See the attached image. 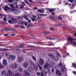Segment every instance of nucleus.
I'll list each match as a JSON object with an SVG mask.
<instances>
[{
	"label": "nucleus",
	"mask_w": 76,
	"mask_h": 76,
	"mask_svg": "<svg viewBox=\"0 0 76 76\" xmlns=\"http://www.w3.org/2000/svg\"><path fill=\"white\" fill-rule=\"evenodd\" d=\"M5 56L7 57V60H11L12 59V61L15 60V58H16V56H13L12 54H10L8 55V54L6 53Z\"/></svg>",
	"instance_id": "1"
},
{
	"label": "nucleus",
	"mask_w": 76,
	"mask_h": 76,
	"mask_svg": "<svg viewBox=\"0 0 76 76\" xmlns=\"http://www.w3.org/2000/svg\"><path fill=\"white\" fill-rule=\"evenodd\" d=\"M75 40H76V39H73L72 38L69 37L68 39V41L71 44L75 46L76 45V42L75 41Z\"/></svg>",
	"instance_id": "2"
},
{
	"label": "nucleus",
	"mask_w": 76,
	"mask_h": 76,
	"mask_svg": "<svg viewBox=\"0 0 76 76\" xmlns=\"http://www.w3.org/2000/svg\"><path fill=\"white\" fill-rule=\"evenodd\" d=\"M4 10L6 11V12H9L10 10L11 12H15V10L14 9H11L7 5H6L4 7Z\"/></svg>",
	"instance_id": "3"
},
{
	"label": "nucleus",
	"mask_w": 76,
	"mask_h": 76,
	"mask_svg": "<svg viewBox=\"0 0 76 76\" xmlns=\"http://www.w3.org/2000/svg\"><path fill=\"white\" fill-rule=\"evenodd\" d=\"M29 63H30V64L31 65V64L33 65V66H34L35 68V70H38V65H35V66H34L35 64L34 63V62H33L31 61H30Z\"/></svg>",
	"instance_id": "4"
},
{
	"label": "nucleus",
	"mask_w": 76,
	"mask_h": 76,
	"mask_svg": "<svg viewBox=\"0 0 76 76\" xmlns=\"http://www.w3.org/2000/svg\"><path fill=\"white\" fill-rule=\"evenodd\" d=\"M18 22V20L13 18L12 19V20H9L8 21V22L10 23H12V22L13 23H14V22L15 23H16Z\"/></svg>",
	"instance_id": "5"
},
{
	"label": "nucleus",
	"mask_w": 76,
	"mask_h": 76,
	"mask_svg": "<svg viewBox=\"0 0 76 76\" xmlns=\"http://www.w3.org/2000/svg\"><path fill=\"white\" fill-rule=\"evenodd\" d=\"M44 60L42 59H39V62L38 63V64H40V65H42L44 64Z\"/></svg>",
	"instance_id": "6"
},
{
	"label": "nucleus",
	"mask_w": 76,
	"mask_h": 76,
	"mask_svg": "<svg viewBox=\"0 0 76 76\" xmlns=\"http://www.w3.org/2000/svg\"><path fill=\"white\" fill-rule=\"evenodd\" d=\"M18 65L16 64H13L11 66L12 68L13 69H15L16 68H18Z\"/></svg>",
	"instance_id": "7"
},
{
	"label": "nucleus",
	"mask_w": 76,
	"mask_h": 76,
	"mask_svg": "<svg viewBox=\"0 0 76 76\" xmlns=\"http://www.w3.org/2000/svg\"><path fill=\"white\" fill-rule=\"evenodd\" d=\"M10 75H12V72L10 70H8V72L6 73L5 76H10Z\"/></svg>",
	"instance_id": "8"
},
{
	"label": "nucleus",
	"mask_w": 76,
	"mask_h": 76,
	"mask_svg": "<svg viewBox=\"0 0 76 76\" xmlns=\"http://www.w3.org/2000/svg\"><path fill=\"white\" fill-rule=\"evenodd\" d=\"M23 58L22 56H18L17 58V61L18 62H20L22 61Z\"/></svg>",
	"instance_id": "9"
},
{
	"label": "nucleus",
	"mask_w": 76,
	"mask_h": 76,
	"mask_svg": "<svg viewBox=\"0 0 76 76\" xmlns=\"http://www.w3.org/2000/svg\"><path fill=\"white\" fill-rule=\"evenodd\" d=\"M6 16H7L6 15H4V14H0V16L2 18H3V16L4 17L3 20L4 21H6Z\"/></svg>",
	"instance_id": "10"
},
{
	"label": "nucleus",
	"mask_w": 76,
	"mask_h": 76,
	"mask_svg": "<svg viewBox=\"0 0 76 76\" xmlns=\"http://www.w3.org/2000/svg\"><path fill=\"white\" fill-rule=\"evenodd\" d=\"M53 60L56 61H58V60H59L58 56H55V57L53 56Z\"/></svg>",
	"instance_id": "11"
},
{
	"label": "nucleus",
	"mask_w": 76,
	"mask_h": 76,
	"mask_svg": "<svg viewBox=\"0 0 76 76\" xmlns=\"http://www.w3.org/2000/svg\"><path fill=\"white\" fill-rule=\"evenodd\" d=\"M28 66V63L25 62L23 63V66L24 67H27Z\"/></svg>",
	"instance_id": "12"
},
{
	"label": "nucleus",
	"mask_w": 76,
	"mask_h": 76,
	"mask_svg": "<svg viewBox=\"0 0 76 76\" xmlns=\"http://www.w3.org/2000/svg\"><path fill=\"white\" fill-rule=\"evenodd\" d=\"M14 13L15 15H18V14L20 13V11L18 10L15 11L14 12Z\"/></svg>",
	"instance_id": "13"
},
{
	"label": "nucleus",
	"mask_w": 76,
	"mask_h": 76,
	"mask_svg": "<svg viewBox=\"0 0 76 76\" xmlns=\"http://www.w3.org/2000/svg\"><path fill=\"white\" fill-rule=\"evenodd\" d=\"M10 6L12 8H18V6L17 5H16V7H15L14 6V4H10Z\"/></svg>",
	"instance_id": "14"
},
{
	"label": "nucleus",
	"mask_w": 76,
	"mask_h": 76,
	"mask_svg": "<svg viewBox=\"0 0 76 76\" xmlns=\"http://www.w3.org/2000/svg\"><path fill=\"white\" fill-rule=\"evenodd\" d=\"M56 73L58 75H61V72L59 71L58 70H57L56 71Z\"/></svg>",
	"instance_id": "15"
},
{
	"label": "nucleus",
	"mask_w": 76,
	"mask_h": 76,
	"mask_svg": "<svg viewBox=\"0 0 76 76\" xmlns=\"http://www.w3.org/2000/svg\"><path fill=\"white\" fill-rule=\"evenodd\" d=\"M3 64L4 65L6 66L7 65V61L6 59H4L3 61Z\"/></svg>",
	"instance_id": "16"
},
{
	"label": "nucleus",
	"mask_w": 76,
	"mask_h": 76,
	"mask_svg": "<svg viewBox=\"0 0 76 76\" xmlns=\"http://www.w3.org/2000/svg\"><path fill=\"white\" fill-rule=\"evenodd\" d=\"M24 73H25V75L26 76H29V72H28V71L26 70H25L24 71Z\"/></svg>",
	"instance_id": "17"
},
{
	"label": "nucleus",
	"mask_w": 76,
	"mask_h": 76,
	"mask_svg": "<svg viewBox=\"0 0 76 76\" xmlns=\"http://www.w3.org/2000/svg\"><path fill=\"white\" fill-rule=\"evenodd\" d=\"M48 66V65L47 64V62H46V64H45L44 65V67H45V69H46V68H47Z\"/></svg>",
	"instance_id": "18"
},
{
	"label": "nucleus",
	"mask_w": 76,
	"mask_h": 76,
	"mask_svg": "<svg viewBox=\"0 0 76 76\" xmlns=\"http://www.w3.org/2000/svg\"><path fill=\"white\" fill-rule=\"evenodd\" d=\"M28 70L29 72H31L32 71V67L31 66L29 67L28 68Z\"/></svg>",
	"instance_id": "19"
},
{
	"label": "nucleus",
	"mask_w": 76,
	"mask_h": 76,
	"mask_svg": "<svg viewBox=\"0 0 76 76\" xmlns=\"http://www.w3.org/2000/svg\"><path fill=\"white\" fill-rule=\"evenodd\" d=\"M6 73H6V71L4 70H3L1 72V74L2 75H5Z\"/></svg>",
	"instance_id": "20"
},
{
	"label": "nucleus",
	"mask_w": 76,
	"mask_h": 76,
	"mask_svg": "<svg viewBox=\"0 0 76 76\" xmlns=\"http://www.w3.org/2000/svg\"><path fill=\"white\" fill-rule=\"evenodd\" d=\"M38 12H39V13H44V11L41 10H37Z\"/></svg>",
	"instance_id": "21"
},
{
	"label": "nucleus",
	"mask_w": 76,
	"mask_h": 76,
	"mask_svg": "<svg viewBox=\"0 0 76 76\" xmlns=\"http://www.w3.org/2000/svg\"><path fill=\"white\" fill-rule=\"evenodd\" d=\"M48 65L49 66H54V64L53 63V64H52L51 63H50Z\"/></svg>",
	"instance_id": "22"
},
{
	"label": "nucleus",
	"mask_w": 76,
	"mask_h": 76,
	"mask_svg": "<svg viewBox=\"0 0 76 76\" xmlns=\"http://www.w3.org/2000/svg\"><path fill=\"white\" fill-rule=\"evenodd\" d=\"M32 58L33 59V60H34V61H35V62H36V58H35V57L33 56H32Z\"/></svg>",
	"instance_id": "23"
},
{
	"label": "nucleus",
	"mask_w": 76,
	"mask_h": 76,
	"mask_svg": "<svg viewBox=\"0 0 76 76\" xmlns=\"http://www.w3.org/2000/svg\"><path fill=\"white\" fill-rule=\"evenodd\" d=\"M18 70H19V72H21L22 71V68L20 67L18 68Z\"/></svg>",
	"instance_id": "24"
},
{
	"label": "nucleus",
	"mask_w": 76,
	"mask_h": 76,
	"mask_svg": "<svg viewBox=\"0 0 76 76\" xmlns=\"http://www.w3.org/2000/svg\"><path fill=\"white\" fill-rule=\"evenodd\" d=\"M48 56H49L50 58H53V56L51 54H49Z\"/></svg>",
	"instance_id": "25"
},
{
	"label": "nucleus",
	"mask_w": 76,
	"mask_h": 76,
	"mask_svg": "<svg viewBox=\"0 0 76 76\" xmlns=\"http://www.w3.org/2000/svg\"><path fill=\"white\" fill-rule=\"evenodd\" d=\"M36 74L37 76H39V75H41L40 72H37L36 73Z\"/></svg>",
	"instance_id": "26"
},
{
	"label": "nucleus",
	"mask_w": 76,
	"mask_h": 76,
	"mask_svg": "<svg viewBox=\"0 0 76 76\" xmlns=\"http://www.w3.org/2000/svg\"><path fill=\"white\" fill-rule=\"evenodd\" d=\"M15 75L16 76H21V74H20L19 73H17V74H16Z\"/></svg>",
	"instance_id": "27"
},
{
	"label": "nucleus",
	"mask_w": 76,
	"mask_h": 76,
	"mask_svg": "<svg viewBox=\"0 0 76 76\" xmlns=\"http://www.w3.org/2000/svg\"><path fill=\"white\" fill-rule=\"evenodd\" d=\"M32 3H34V4H38V2H35L34 1H33Z\"/></svg>",
	"instance_id": "28"
},
{
	"label": "nucleus",
	"mask_w": 76,
	"mask_h": 76,
	"mask_svg": "<svg viewBox=\"0 0 76 76\" xmlns=\"http://www.w3.org/2000/svg\"><path fill=\"white\" fill-rule=\"evenodd\" d=\"M58 66L63 67V65H62L61 63H60L58 65Z\"/></svg>",
	"instance_id": "29"
},
{
	"label": "nucleus",
	"mask_w": 76,
	"mask_h": 76,
	"mask_svg": "<svg viewBox=\"0 0 76 76\" xmlns=\"http://www.w3.org/2000/svg\"><path fill=\"white\" fill-rule=\"evenodd\" d=\"M8 2L12 3V2H13V1L12 0H8Z\"/></svg>",
	"instance_id": "30"
},
{
	"label": "nucleus",
	"mask_w": 76,
	"mask_h": 76,
	"mask_svg": "<svg viewBox=\"0 0 76 76\" xmlns=\"http://www.w3.org/2000/svg\"><path fill=\"white\" fill-rule=\"evenodd\" d=\"M24 25H25V26H27L28 25V23H27V22H24Z\"/></svg>",
	"instance_id": "31"
},
{
	"label": "nucleus",
	"mask_w": 76,
	"mask_h": 76,
	"mask_svg": "<svg viewBox=\"0 0 76 76\" xmlns=\"http://www.w3.org/2000/svg\"><path fill=\"white\" fill-rule=\"evenodd\" d=\"M24 1L25 2V3H26V4H28V0H24Z\"/></svg>",
	"instance_id": "32"
},
{
	"label": "nucleus",
	"mask_w": 76,
	"mask_h": 76,
	"mask_svg": "<svg viewBox=\"0 0 76 76\" xmlns=\"http://www.w3.org/2000/svg\"><path fill=\"white\" fill-rule=\"evenodd\" d=\"M6 29L7 31H10L11 28H8L7 29Z\"/></svg>",
	"instance_id": "33"
},
{
	"label": "nucleus",
	"mask_w": 76,
	"mask_h": 76,
	"mask_svg": "<svg viewBox=\"0 0 76 76\" xmlns=\"http://www.w3.org/2000/svg\"><path fill=\"white\" fill-rule=\"evenodd\" d=\"M2 51H7L8 50V49H2Z\"/></svg>",
	"instance_id": "34"
},
{
	"label": "nucleus",
	"mask_w": 76,
	"mask_h": 76,
	"mask_svg": "<svg viewBox=\"0 0 76 76\" xmlns=\"http://www.w3.org/2000/svg\"><path fill=\"white\" fill-rule=\"evenodd\" d=\"M3 67V66H2V64H1V63L0 62V68H1Z\"/></svg>",
	"instance_id": "35"
},
{
	"label": "nucleus",
	"mask_w": 76,
	"mask_h": 76,
	"mask_svg": "<svg viewBox=\"0 0 76 76\" xmlns=\"http://www.w3.org/2000/svg\"><path fill=\"white\" fill-rule=\"evenodd\" d=\"M32 17L33 18H35V19H36V18H37V16H36L35 15H33Z\"/></svg>",
	"instance_id": "36"
},
{
	"label": "nucleus",
	"mask_w": 76,
	"mask_h": 76,
	"mask_svg": "<svg viewBox=\"0 0 76 76\" xmlns=\"http://www.w3.org/2000/svg\"><path fill=\"white\" fill-rule=\"evenodd\" d=\"M68 1H69V2H70V3H73V0H69Z\"/></svg>",
	"instance_id": "37"
},
{
	"label": "nucleus",
	"mask_w": 76,
	"mask_h": 76,
	"mask_svg": "<svg viewBox=\"0 0 76 76\" xmlns=\"http://www.w3.org/2000/svg\"><path fill=\"white\" fill-rule=\"evenodd\" d=\"M20 6L21 7V8H23V5H22L20 4Z\"/></svg>",
	"instance_id": "38"
},
{
	"label": "nucleus",
	"mask_w": 76,
	"mask_h": 76,
	"mask_svg": "<svg viewBox=\"0 0 76 76\" xmlns=\"http://www.w3.org/2000/svg\"><path fill=\"white\" fill-rule=\"evenodd\" d=\"M58 19H60L61 20L62 19V17H60V16H59L58 17Z\"/></svg>",
	"instance_id": "39"
},
{
	"label": "nucleus",
	"mask_w": 76,
	"mask_h": 76,
	"mask_svg": "<svg viewBox=\"0 0 76 76\" xmlns=\"http://www.w3.org/2000/svg\"><path fill=\"white\" fill-rule=\"evenodd\" d=\"M20 22H21V24H22V25H23V23H24V22H23V21H21Z\"/></svg>",
	"instance_id": "40"
},
{
	"label": "nucleus",
	"mask_w": 76,
	"mask_h": 76,
	"mask_svg": "<svg viewBox=\"0 0 76 76\" xmlns=\"http://www.w3.org/2000/svg\"><path fill=\"white\" fill-rule=\"evenodd\" d=\"M31 19L33 21V22H34L35 21V19H34V18H31Z\"/></svg>",
	"instance_id": "41"
},
{
	"label": "nucleus",
	"mask_w": 76,
	"mask_h": 76,
	"mask_svg": "<svg viewBox=\"0 0 76 76\" xmlns=\"http://www.w3.org/2000/svg\"><path fill=\"white\" fill-rule=\"evenodd\" d=\"M53 9H50L49 10V12H53Z\"/></svg>",
	"instance_id": "42"
},
{
	"label": "nucleus",
	"mask_w": 76,
	"mask_h": 76,
	"mask_svg": "<svg viewBox=\"0 0 76 76\" xmlns=\"http://www.w3.org/2000/svg\"><path fill=\"white\" fill-rule=\"evenodd\" d=\"M41 19V17H37V19H36V20H38V19Z\"/></svg>",
	"instance_id": "43"
},
{
	"label": "nucleus",
	"mask_w": 76,
	"mask_h": 76,
	"mask_svg": "<svg viewBox=\"0 0 76 76\" xmlns=\"http://www.w3.org/2000/svg\"><path fill=\"white\" fill-rule=\"evenodd\" d=\"M45 0H37L38 2V1H45Z\"/></svg>",
	"instance_id": "44"
},
{
	"label": "nucleus",
	"mask_w": 76,
	"mask_h": 76,
	"mask_svg": "<svg viewBox=\"0 0 76 76\" xmlns=\"http://www.w3.org/2000/svg\"><path fill=\"white\" fill-rule=\"evenodd\" d=\"M13 30H14V28H11L10 31H13Z\"/></svg>",
	"instance_id": "45"
},
{
	"label": "nucleus",
	"mask_w": 76,
	"mask_h": 76,
	"mask_svg": "<svg viewBox=\"0 0 76 76\" xmlns=\"http://www.w3.org/2000/svg\"><path fill=\"white\" fill-rule=\"evenodd\" d=\"M50 19H54V18L51 16H50Z\"/></svg>",
	"instance_id": "46"
},
{
	"label": "nucleus",
	"mask_w": 76,
	"mask_h": 76,
	"mask_svg": "<svg viewBox=\"0 0 76 76\" xmlns=\"http://www.w3.org/2000/svg\"><path fill=\"white\" fill-rule=\"evenodd\" d=\"M73 3H76V0H72Z\"/></svg>",
	"instance_id": "47"
},
{
	"label": "nucleus",
	"mask_w": 76,
	"mask_h": 76,
	"mask_svg": "<svg viewBox=\"0 0 76 76\" xmlns=\"http://www.w3.org/2000/svg\"><path fill=\"white\" fill-rule=\"evenodd\" d=\"M50 29L52 31H54V29L53 28H50Z\"/></svg>",
	"instance_id": "48"
},
{
	"label": "nucleus",
	"mask_w": 76,
	"mask_h": 76,
	"mask_svg": "<svg viewBox=\"0 0 76 76\" xmlns=\"http://www.w3.org/2000/svg\"><path fill=\"white\" fill-rule=\"evenodd\" d=\"M15 35L16 34H11V36H15Z\"/></svg>",
	"instance_id": "49"
},
{
	"label": "nucleus",
	"mask_w": 76,
	"mask_h": 76,
	"mask_svg": "<svg viewBox=\"0 0 76 76\" xmlns=\"http://www.w3.org/2000/svg\"><path fill=\"white\" fill-rule=\"evenodd\" d=\"M39 69H40L41 70V69H42V67H41V66L39 65Z\"/></svg>",
	"instance_id": "50"
},
{
	"label": "nucleus",
	"mask_w": 76,
	"mask_h": 76,
	"mask_svg": "<svg viewBox=\"0 0 76 76\" xmlns=\"http://www.w3.org/2000/svg\"><path fill=\"white\" fill-rule=\"evenodd\" d=\"M74 13V11H73L70 12V13H71V14H72V13Z\"/></svg>",
	"instance_id": "51"
},
{
	"label": "nucleus",
	"mask_w": 76,
	"mask_h": 76,
	"mask_svg": "<svg viewBox=\"0 0 76 76\" xmlns=\"http://www.w3.org/2000/svg\"><path fill=\"white\" fill-rule=\"evenodd\" d=\"M28 1L30 3H32V0H28Z\"/></svg>",
	"instance_id": "52"
},
{
	"label": "nucleus",
	"mask_w": 76,
	"mask_h": 76,
	"mask_svg": "<svg viewBox=\"0 0 76 76\" xmlns=\"http://www.w3.org/2000/svg\"><path fill=\"white\" fill-rule=\"evenodd\" d=\"M41 76H44V75H43V73L42 72L41 73Z\"/></svg>",
	"instance_id": "53"
},
{
	"label": "nucleus",
	"mask_w": 76,
	"mask_h": 76,
	"mask_svg": "<svg viewBox=\"0 0 76 76\" xmlns=\"http://www.w3.org/2000/svg\"><path fill=\"white\" fill-rule=\"evenodd\" d=\"M21 4H23V5H25V3L24 2H22L21 3Z\"/></svg>",
	"instance_id": "54"
},
{
	"label": "nucleus",
	"mask_w": 76,
	"mask_h": 76,
	"mask_svg": "<svg viewBox=\"0 0 76 76\" xmlns=\"http://www.w3.org/2000/svg\"><path fill=\"white\" fill-rule=\"evenodd\" d=\"M50 9L48 8H46V10H48V11H49L50 10Z\"/></svg>",
	"instance_id": "55"
},
{
	"label": "nucleus",
	"mask_w": 76,
	"mask_h": 76,
	"mask_svg": "<svg viewBox=\"0 0 76 76\" xmlns=\"http://www.w3.org/2000/svg\"><path fill=\"white\" fill-rule=\"evenodd\" d=\"M74 36L76 37V32L74 34Z\"/></svg>",
	"instance_id": "56"
},
{
	"label": "nucleus",
	"mask_w": 76,
	"mask_h": 76,
	"mask_svg": "<svg viewBox=\"0 0 76 76\" xmlns=\"http://www.w3.org/2000/svg\"><path fill=\"white\" fill-rule=\"evenodd\" d=\"M51 71L52 72H54V70L53 69H51Z\"/></svg>",
	"instance_id": "57"
},
{
	"label": "nucleus",
	"mask_w": 76,
	"mask_h": 76,
	"mask_svg": "<svg viewBox=\"0 0 76 76\" xmlns=\"http://www.w3.org/2000/svg\"><path fill=\"white\" fill-rule=\"evenodd\" d=\"M28 22H29L30 23H31V21L30 20H28Z\"/></svg>",
	"instance_id": "58"
},
{
	"label": "nucleus",
	"mask_w": 76,
	"mask_h": 76,
	"mask_svg": "<svg viewBox=\"0 0 76 76\" xmlns=\"http://www.w3.org/2000/svg\"><path fill=\"white\" fill-rule=\"evenodd\" d=\"M52 15H55V13L54 12H53L51 13Z\"/></svg>",
	"instance_id": "59"
},
{
	"label": "nucleus",
	"mask_w": 76,
	"mask_h": 76,
	"mask_svg": "<svg viewBox=\"0 0 76 76\" xmlns=\"http://www.w3.org/2000/svg\"><path fill=\"white\" fill-rule=\"evenodd\" d=\"M68 4V2H66L65 3V5H67Z\"/></svg>",
	"instance_id": "60"
},
{
	"label": "nucleus",
	"mask_w": 76,
	"mask_h": 76,
	"mask_svg": "<svg viewBox=\"0 0 76 76\" xmlns=\"http://www.w3.org/2000/svg\"><path fill=\"white\" fill-rule=\"evenodd\" d=\"M73 73L74 74H75V75H76V72L75 71H74V72H73Z\"/></svg>",
	"instance_id": "61"
},
{
	"label": "nucleus",
	"mask_w": 76,
	"mask_h": 76,
	"mask_svg": "<svg viewBox=\"0 0 76 76\" xmlns=\"http://www.w3.org/2000/svg\"><path fill=\"white\" fill-rule=\"evenodd\" d=\"M61 70H62L63 72H64V69L63 68H62L61 69Z\"/></svg>",
	"instance_id": "62"
},
{
	"label": "nucleus",
	"mask_w": 76,
	"mask_h": 76,
	"mask_svg": "<svg viewBox=\"0 0 76 76\" xmlns=\"http://www.w3.org/2000/svg\"><path fill=\"white\" fill-rule=\"evenodd\" d=\"M34 9H35V10H37V9H38V8H37V7H34Z\"/></svg>",
	"instance_id": "63"
},
{
	"label": "nucleus",
	"mask_w": 76,
	"mask_h": 76,
	"mask_svg": "<svg viewBox=\"0 0 76 76\" xmlns=\"http://www.w3.org/2000/svg\"><path fill=\"white\" fill-rule=\"evenodd\" d=\"M21 28H25V27H23V26H21Z\"/></svg>",
	"instance_id": "64"
}]
</instances>
